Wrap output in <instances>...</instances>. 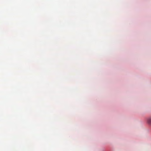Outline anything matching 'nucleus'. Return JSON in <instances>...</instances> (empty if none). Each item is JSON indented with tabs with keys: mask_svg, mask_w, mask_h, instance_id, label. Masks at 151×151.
<instances>
[{
	"mask_svg": "<svg viewBox=\"0 0 151 151\" xmlns=\"http://www.w3.org/2000/svg\"><path fill=\"white\" fill-rule=\"evenodd\" d=\"M147 122L149 124L151 125V117L148 118L147 119Z\"/></svg>",
	"mask_w": 151,
	"mask_h": 151,
	"instance_id": "nucleus-1",
	"label": "nucleus"
}]
</instances>
